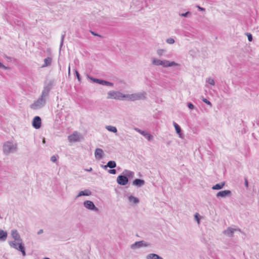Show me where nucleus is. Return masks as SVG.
I'll return each mask as SVG.
<instances>
[{"instance_id":"1","label":"nucleus","mask_w":259,"mask_h":259,"mask_svg":"<svg viewBox=\"0 0 259 259\" xmlns=\"http://www.w3.org/2000/svg\"><path fill=\"white\" fill-rule=\"evenodd\" d=\"M152 63L155 65H161L165 67L179 65L178 64L173 61L170 62L169 61H161L157 59H153Z\"/></svg>"},{"instance_id":"2","label":"nucleus","mask_w":259,"mask_h":259,"mask_svg":"<svg viewBox=\"0 0 259 259\" xmlns=\"http://www.w3.org/2000/svg\"><path fill=\"white\" fill-rule=\"evenodd\" d=\"M10 244L11 247L21 251L23 256H25L26 253L24 246L22 245L21 239L18 241L14 240L13 242H11Z\"/></svg>"},{"instance_id":"3","label":"nucleus","mask_w":259,"mask_h":259,"mask_svg":"<svg viewBox=\"0 0 259 259\" xmlns=\"http://www.w3.org/2000/svg\"><path fill=\"white\" fill-rule=\"evenodd\" d=\"M123 100H126V101H134L136 100H138L140 99H141L143 97L144 98L145 96L143 94H127V95H124L123 94Z\"/></svg>"},{"instance_id":"4","label":"nucleus","mask_w":259,"mask_h":259,"mask_svg":"<svg viewBox=\"0 0 259 259\" xmlns=\"http://www.w3.org/2000/svg\"><path fill=\"white\" fill-rule=\"evenodd\" d=\"M123 94L119 92L111 91L107 94V99L123 100Z\"/></svg>"},{"instance_id":"5","label":"nucleus","mask_w":259,"mask_h":259,"mask_svg":"<svg viewBox=\"0 0 259 259\" xmlns=\"http://www.w3.org/2000/svg\"><path fill=\"white\" fill-rule=\"evenodd\" d=\"M16 145L10 142H6L4 145V151L5 152H10L16 150Z\"/></svg>"},{"instance_id":"6","label":"nucleus","mask_w":259,"mask_h":259,"mask_svg":"<svg viewBox=\"0 0 259 259\" xmlns=\"http://www.w3.org/2000/svg\"><path fill=\"white\" fill-rule=\"evenodd\" d=\"M81 138V135L78 132H74L72 135L68 136V140L70 142H76L79 141Z\"/></svg>"},{"instance_id":"7","label":"nucleus","mask_w":259,"mask_h":259,"mask_svg":"<svg viewBox=\"0 0 259 259\" xmlns=\"http://www.w3.org/2000/svg\"><path fill=\"white\" fill-rule=\"evenodd\" d=\"M45 103V100L42 97H41L31 105V108L33 109H37L40 106L44 105Z\"/></svg>"},{"instance_id":"8","label":"nucleus","mask_w":259,"mask_h":259,"mask_svg":"<svg viewBox=\"0 0 259 259\" xmlns=\"http://www.w3.org/2000/svg\"><path fill=\"white\" fill-rule=\"evenodd\" d=\"M41 125V118L39 116H35L32 121V126L36 129H39Z\"/></svg>"},{"instance_id":"9","label":"nucleus","mask_w":259,"mask_h":259,"mask_svg":"<svg viewBox=\"0 0 259 259\" xmlns=\"http://www.w3.org/2000/svg\"><path fill=\"white\" fill-rule=\"evenodd\" d=\"M128 181L127 178L124 176H119L117 178V182L121 185H125Z\"/></svg>"},{"instance_id":"10","label":"nucleus","mask_w":259,"mask_h":259,"mask_svg":"<svg viewBox=\"0 0 259 259\" xmlns=\"http://www.w3.org/2000/svg\"><path fill=\"white\" fill-rule=\"evenodd\" d=\"M84 205L88 209L91 210L95 209L96 210H98V209L95 207L93 202L91 201L88 200L85 201L84 202Z\"/></svg>"},{"instance_id":"11","label":"nucleus","mask_w":259,"mask_h":259,"mask_svg":"<svg viewBox=\"0 0 259 259\" xmlns=\"http://www.w3.org/2000/svg\"><path fill=\"white\" fill-rule=\"evenodd\" d=\"M95 155L97 159H101L103 155V151L100 148L96 149L95 152Z\"/></svg>"},{"instance_id":"12","label":"nucleus","mask_w":259,"mask_h":259,"mask_svg":"<svg viewBox=\"0 0 259 259\" xmlns=\"http://www.w3.org/2000/svg\"><path fill=\"white\" fill-rule=\"evenodd\" d=\"M138 132L143 135L149 141H151L153 139V137L149 133L146 131H143L140 130H138Z\"/></svg>"},{"instance_id":"13","label":"nucleus","mask_w":259,"mask_h":259,"mask_svg":"<svg viewBox=\"0 0 259 259\" xmlns=\"http://www.w3.org/2000/svg\"><path fill=\"white\" fill-rule=\"evenodd\" d=\"M231 194V191L229 190H224L220 191L217 194V197H225L227 196V195H229Z\"/></svg>"},{"instance_id":"14","label":"nucleus","mask_w":259,"mask_h":259,"mask_svg":"<svg viewBox=\"0 0 259 259\" xmlns=\"http://www.w3.org/2000/svg\"><path fill=\"white\" fill-rule=\"evenodd\" d=\"M12 236L15 239V240L18 241L21 240L20 236L18 232V231L16 230H13L12 231Z\"/></svg>"},{"instance_id":"15","label":"nucleus","mask_w":259,"mask_h":259,"mask_svg":"<svg viewBox=\"0 0 259 259\" xmlns=\"http://www.w3.org/2000/svg\"><path fill=\"white\" fill-rule=\"evenodd\" d=\"M143 246H147V244H144L143 241H138V242H136L134 244H132L131 247H132V248L134 249L136 248V246L141 247Z\"/></svg>"},{"instance_id":"16","label":"nucleus","mask_w":259,"mask_h":259,"mask_svg":"<svg viewBox=\"0 0 259 259\" xmlns=\"http://www.w3.org/2000/svg\"><path fill=\"white\" fill-rule=\"evenodd\" d=\"M147 259H163L156 254L150 253L147 256Z\"/></svg>"},{"instance_id":"17","label":"nucleus","mask_w":259,"mask_h":259,"mask_svg":"<svg viewBox=\"0 0 259 259\" xmlns=\"http://www.w3.org/2000/svg\"><path fill=\"white\" fill-rule=\"evenodd\" d=\"M144 184V180L141 179H136L133 182V185L138 186H141Z\"/></svg>"},{"instance_id":"18","label":"nucleus","mask_w":259,"mask_h":259,"mask_svg":"<svg viewBox=\"0 0 259 259\" xmlns=\"http://www.w3.org/2000/svg\"><path fill=\"white\" fill-rule=\"evenodd\" d=\"M91 194V192L89 190H84V191H80L78 195H77V197H79V196H89V195H90Z\"/></svg>"},{"instance_id":"19","label":"nucleus","mask_w":259,"mask_h":259,"mask_svg":"<svg viewBox=\"0 0 259 259\" xmlns=\"http://www.w3.org/2000/svg\"><path fill=\"white\" fill-rule=\"evenodd\" d=\"M116 166V164L114 161H109L107 165L105 166V167H109L110 168H114Z\"/></svg>"},{"instance_id":"20","label":"nucleus","mask_w":259,"mask_h":259,"mask_svg":"<svg viewBox=\"0 0 259 259\" xmlns=\"http://www.w3.org/2000/svg\"><path fill=\"white\" fill-rule=\"evenodd\" d=\"M44 62L45 63L42 66L43 67L50 65L51 64V58L50 57H48L45 59Z\"/></svg>"},{"instance_id":"21","label":"nucleus","mask_w":259,"mask_h":259,"mask_svg":"<svg viewBox=\"0 0 259 259\" xmlns=\"http://www.w3.org/2000/svg\"><path fill=\"white\" fill-rule=\"evenodd\" d=\"M224 185H225L224 183L217 184L212 187V189H213V190L221 189L224 187Z\"/></svg>"},{"instance_id":"22","label":"nucleus","mask_w":259,"mask_h":259,"mask_svg":"<svg viewBox=\"0 0 259 259\" xmlns=\"http://www.w3.org/2000/svg\"><path fill=\"white\" fill-rule=\"evenodd\" d=\"M7 237V232L3 230H0V239H5Z\"/></svg>"},{"instance_id":"23","label":"nucleus","mask_w":259,"mask_h":259,"mask_svg":"<svg viewBox=\"0 0 259 259\" xmlns=\"http://www.w3.org/2000/svg\"><path fill=\"white\" fill-rule=\"evenodd\" d=\"M174 126L175 127V129H176V131L177 133L178 134H179L180 137H181V128H180V127L176 122H174Z\"/></svg>"},{"instance_id":"24","label":"nucleus","mask_w":259,"mask_h":259,"mask_svg":"<svg viewBox=\"0 0 259 259\" xmlns=\"http://www.w3.org/2000/svg\"><path fill=\"white\" fill-rule=\"evenodd\" d=\"M106 128L110 132L113 133H116L117 132V129L115 126L109 125L106 126Z\"/></svg>"},{"instance_id":"25","label":"nucleus","mask_w":259,"mask_h":259,"mask_svg":"<svg viewBox=\"0 0 259 259\" xmlns=\"http://www.w3.org/2000/svg\"><path fill=\"white\" fill-rule=\"evenodd\" d=\"M129 199L131 202H133L134 203H137L139 202L138 199L133 196L130 197Z\"/></svg>"},{"instance_id":"26","label":"nucleus","mask_w":259,"mask_h":259,"mask_svg":"<svg viewBox=\"0 0 259 259\" xmlns=\"http://www.w3.org/2000/svg\"><path fill=\"white\" fill-rule=\"evenodd\" d=\"M233 232L234 229L229 228L225 231V233L227 234L228 235H231Z\"/></svg>"},{"instance_id":"27","label":"nucleus","mask_w":259,"mask_h":259,"mask_svg":"<svg viewBox=\"0 0 259 259\" xmlns=\"http://www.w3.org/2000/svg\"><path fill=\"white\" fill-rule=\"evenodd\" d=\"M166 42L169 44H172L175 42V40L172 38H169L166 40Z\"/></svg>"},{"instance_id":"28","label":"nucleus","mask_w":259,"mask_h":259,"mask_svg":"<svg viewBox=\"0 0 259 259\" xmlns=\"http://www.w3.org/2000/svg\"><path fill=\"white\" fill-rule=\"evenodd\" d=\"M208 82L211 84V85H214V81L213 79L212 78H209L208 79Z\"/></svg>"},{"instance_id":"29","label":"nucleus","mask_w":259,"mask_h":259,"mask_svg":"<svg viewBox=\"0 0 259 259\" xmlns=\"http://www.w3.org/2000/svg\"><path fill=\"white\" fill-rule=\"evenodd\" d=\"M247 36L248 37V39L249 41H251L252 40V35L250 33H247Z\"/></svg>"},{"instance_id":"30","label":"nucleus","mask_w":259,"mask_h":259,"mask_svg":"<svg viewBox=\"0 0 259 259\" xmlns=\"http://www.w3.org/2000/svg\"><path fill=\"white\" fill-rule=\"evenodd\" d=\"M203 101L209 105H210V106L211 105V103L208 100H207L206 99H203Z\"/></svg>"},{"instance_id":"31","label":"nucleus","mask_w":259,"mask_h":259,"mask_svg":"<svg viewBox=\"0 0 259 259\" xmlns=\"http://www.w3.org/2000/svg\"><path fill=\"white\" fill-rule=\"evenodd\" d=\"M51 160L52 162H55L57 160V158L55 156H52L51 158Z\"/></svg>"},{"instance_id":"32","label":"nucleus","mask_w":259,"mask_h":259,"mask_svg":"<svg viewBox=\"0 0 259 259\" xmlns=\"http://www.w3.org/2000/svg\"><path fill=\"white\" fill-rule=\"evenodd\" d=\"M109 172L111 174H115L116 170L114 169H110L109 170Z\"/></svg>"},{"instance_id":"33","label":"nucleus","mask_w":259,"mask_h":259,"mask_svg":"<svg viewBox=\"0 0 259 259\" xmlns=\"http://www.w3.org/2000/svg\"><path fill=\"white\" fill-rule=\"evenodd\" d=\"M164 52V50H159L157 51V54L159 55H161Z\"/></svg>"},{"instance_id":"34","label":"nucleus","mask_w":259,"mask_h":259,"mask_svg":"<svg viewBox=\"0 0 259 259\" xmlns=\"http://www.w3.org/2000/svg\"><path fill=\"white\" fill-rule=\"evenodd\" d=\"M188 106L191 109H193L194 108V105L192 103H189Z\"/></svg>"},{"instance_id":"35","label":"nucleus","mask_w":259,"mask_h":259,"mask_svg":"<svg viewBox=\"0 0 259 259\" xmlns=\"http://www.w3.org/2000/svg\"><path fill=\"white\" fill-rule=\"evenodd\" d=\"M198 216H199V214L198 213H196L195 214V217L198 222V223H199V218H198Z\"/></svg>"},{"instance_id":"36","label":"nucleus","mask_w":259,"mask_h":259,"mask_svg":"<svg viewBox=\"0 0 259 259\" xmlns=\"http://www.w3.org/2000/svg\"><path fill=\"white\" fill-rule=\"evenodd\" d=\"M196 7L201 11H205V9H204V8H203L202 7H200L199 6H197Z\"/></svg>"},{"instance_id":"37","label":"nucleus","mask_w":259,"mask_h":259,"mask_svg":"<svg viewBox=\"0 0 259 259\" xmlns=\"http://www.w3.org/2000/svg\"><path fill=\"white\" fill-rule=\"evenodd\" d=\"M100 83L101 84H110L109 82L106 81H104V80H101L100 81Z\"/></svg>"},{"instance_id":"38","label":"nucleus","mask_w":259,"mask_h":259,"mask_svg":"<svg viewBox=\"0 0 259 259\" xmlns=\"http://www.w3.org/2000/svg\"><path fill=\"white\" fill-rule=\"evenodd\" d=\"M188 13V12H187V13H186L182 14H181V16H184V17H185V16H186Z\"/></svg>"},{"instance_id":"39","label":"nucleus","mask_w":259,"mask_h":259,"mask_svg":"<svg viewBox=\"0 0 259 259\" xmlns=\"http://www.w3.org/2000/svg\"><path fill=\"white\" fill-rule=\"evenodd\" d=\"M245 184L246 187H248V182H247V180L246 179H245Z\"/></svg>"},{"instance_id":"40","label":"nucleus","mask_w":259,"mask_h":259,"mask_svg":"<svg viewBox=\"0 0 259 259\" xmlns=\"http://www.w3.org/2000/svg\"><path fill=\"white\" fill-rule=\"evenodd\" d=\"M2 67L5 68V66H4V65L3 64L0 63V68H2Z\"/></svg>"},{"instance_id":"41","label":"nucleus","mask_w":259,"mask_h":259,"mask_svg":"<svg viewBox=\"0 0 259 259\" xmlns=\"http://www.w3.org/2000/svg\"><path fill=\"white\" fill-rule=\"evenodd\" d=\"M76 74L77 78L79 79V73L77 71H76Z\"/></svg>"},{"instance_id":"42","label":"nucleus","mask_w":259,"mask_h":259,"mask_svg":"<svg viewBox=\"0 0 259 259\" xmlns=\"http://www.w3.org/2000/svg\"><path fill=\"white\" fill-rule=\"evenodd\" d=\"M42 142H43V143H45L46 141H45V138L43 139Z\"/></svg>"},{"instance_id":"43","label":"nucleus","mask_w":259,"mask_h":259,"mask_svg":"<svg viewBox=\"0 0 259 259\" xmlns=\"http://www.w3.org/2000/svg\"><path fill=\"white\" fill-rule=\"evenodd\" d=\"M42 232V230H40L39 232H38V234H40V233H41Z\"/></svg>"},{"instance_id":"44","label":"nucleus","mask_w":259,"mask_h":259,"mask_svg":"<svg viewBox=\"0 0 259 259\" xmlns=\"http://www.w3.org/2000/svg\"><path fill=\"white\" fill-rule=\"evenodd\" d=\"M70 66H69V68H68V72L70 73Z\"/></svg>"},{"instance_id":"45","label":"nucleus","mask_w":259,"mask_h":259,"mask_svg":"<svg viewBox=\"0 0 259 259\" xmlns=\"http://www.w3.org/2000/svg\"><path fill=\"white\" fill-rule=\"evenodd\" d=\"M44 259H50V258H47V257H46V258H44Z\"/></svg>"}]
</instances>
